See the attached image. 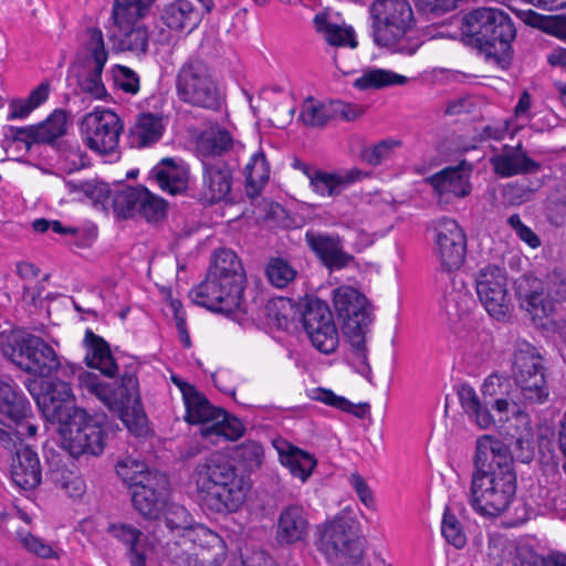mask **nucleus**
<instances>
[{"instance_id":"obj_6","label":"nucleus","mask_w":566,"mask_h":566,"mask_svg":"<svg viewBox=\"0 0 566 566\" xmlns=\"http://www.w3.org/2000/svg\"><path fill=\"white\" fill-rule=\"evenodd\" d=\"M0 350L21 370L38 377L46 378L59 373L62 377L69 378L81 369L67 361L63 364L48 342L22 329L0 333Z\"/></svg>"},{"instance_id":"obj_31","label":"nucleus","mask_w":566,"mask_h":566,"mask_svg":"<svg viewBox=\"0 0 566 566\" xmlns=\"http://www.w3.org/2000/svg\"><path fill=\"white\" fill-rule=\"evenodd\" d=\"M12 458L11 476L21 489L34 490L41 484L42 470L38 453L29 446H24Z\"/></svg>"},{"instance_id":"obj_43","label":"nucleus","mask_w":566,"mask_h":566,"mask_svg":"<svg viewBox=\"0 0 566 566\" xmlns=\"http://www.w3.org/2000/svg\"><path fill=\"white\" fill-rule=\"evenodd\" d=\"M233 139L226 129H211L201 135L198 140V151L202 159H221L232 146Z\"/></svg>"},{"instance_id":"obj_10","label":"nucleus","mask_w":566,"mask_h":566,"mask_svg":"<svg viewBox=\"0 0 566 566\" xmlns=\"http://www.w3.org/2000/svg\"><path fill=\"white\" fill-rule=\"evenodd\" d=\"M543 358L526 340L516 343L513 375L518 389L520 407L542 405L549 397Z\"/></svg>"},{"instance_id":"obj_3","label":"nucleus","mask_w":566,"mask_h":566,"mask_svg":"<svg viewBox=\"0 0 566 566\" xmlns=\"http://www.w3.org/2000/svg\"><path fill=\"white\" fill-rule=\"evenodd\" d=\"M195 483L205 506L214 513L237 512L245 501L248 483L223 454L202 459L193 472Z\"/></svg>"},{"instance_id":"obj_27","label":"nucleus","mask_w":566,"mask_h":566,"mask_svg":"<svg viewBox=\"0 0 566 566\" xmlns=\"http://www.w3.org/2000/svg\"><path fill=\"white\" fill-rule=\"evenodd\" d=\"M305 242L329 270L343 269L353 260V256L345 252L339 235L307 231Z\"/></svg>"},{"instance_id":"obj_14","label":"nucleus","mask_w":566,"mask_h":566,"mask_svg":"<svg viewBox=\"0 0 566 566\" xmlns=\"http://www.w3.org/2000/svg\"><path fill=\"white\" fill-rule=\"evenodd\" d=\"M516 295L521 307L526 310L534 321H541L555 313V303L566 302V277L562 279L556 274L551 276L544 295L541 280L522 276L516 281Z\"/></svg>"},{"instance_id":"obj_25","label":"nucleus","mask_w":566,"mask_h":566,"mask_svg":"<svg viewBox=\"0 0 566 566\" xmlns=\"http://www.w3.org/2000/svg\"><path fill=\"white\" fill-rule=\"evenodd\" d=\"M485 405L491 403L500 419L509 418L520 411L518 389L516 381L499 374H491L482 385Z\"/></svg>"},{"instance_id":"obj_54","label":"nucleus","mask_w":566,"mask_h":566,"mask_svg":"<svg viewBox=\"0 0 566 566\" xmlns=\"http://www.w3.org/2000/svg\"><path fill=\"white\" fill-rule=\"evenodd\" d=\"M314 399L339 410L353 413L358 418L365 417L368 407L367 405L356 406L346 398L335 395L332 390L323 388L316 390Z\"/></svg>"},{"instance_id":"obj_1","label":"nucleus","mask_w":566,"mask_h":566,"mask_svg":"<svg viewBox=\"0 0 566 566\" xmlns=\"http://www.w3.org/2000/svg\"><path fill=\"white\" fill-rule=\"evenodd\" d=\"M468 501L472 510L484 517H496L512 504L516 494L513 458L506 444L492 437L476 440Z\"/></svg>"},{"instance_id":"obj_47","label":"nucleus","mask_w":566,"mask_h":566,"mask_svg":"<svg viewBox=\"0 0 566 566\" xmlns=\"http://www.w3.org/2000/svg\"><path fill=\"white\" fill-rule=\"evenodd\" d=\"M117 475L130 488H137L149 480L156 471H150L147 464L133 458H125L116 465Z\"/></svg>"},{"instance_id":"obj_41","label":"nucleus","mask_w":566,"mask_h":566,"mask_svg":"<svg viewBox=\"0 0 566 566\" xmlns=\"http://www.w3.org/2000/svg\"><path fill=\"white\" fill-rule=\"evenodd\" d=\"M157 0H114L112 19L115 25L126 27L130 22L142 21L151 11Z\"/></svg>"},{"instance_id":"obj_52","label":"nucleus","mask_w":566,"mask_h":566,"mask_svg":"<svg viewBox=\"0 0 566 566\" xmlns=\"http://www.w3.org/2000/svg\"><path fill=\"white\" fill-rule=\"evenodd\" d=\"M332 117L325 105L316 102L313 97L306 98L301 108L300 119L308 127H323Z\"/></svg>"},{"instance_id":"obj_48","label":"nucleus","mask_w":566,"mask_h":566,"mask_svg":"<svg viewBox=\"0 0 566 566\" xmlns=\"http://www.w3.org/2000/svg\"><path fill=\"white\" fill-rule=\"evenodd\" d=\"M407 77L392 71L374 69L356 78L354 86L358 90L381 88L390 85L405 84Z\"/></svg>"},{"instance_id":"obj_53","label":"nucleus","mask_w":566,"mask_h":566,"mask_svg":"<svg viewBox=\"0 0 566 566\" xmlns=\"http://www.w3.org/2000/svg\"><path fill=\"white\" fill-rule=\"evenodd\" d=\"M165 522L169 530L171 531H182L180 543L184 546L187 545V533L189 530H193L195 526H191V516L189 512L181 505L172 504L168 507Z\"/></svg>"},{"instance_id":"obj_40","label":"nucleus","mask_w":566,"mask_h":566,"mask_svg":"<svg viewBox=\"0 0 566 566\" xmlns=\"http://www.w3.org/2000/svg\"><path fill=\"white\" fill-rule=\"evenodd\" d=\"M117 28V46L123 52H132L136 55L145 54L148 50L149 32L140 21L130 22L128 25H115Z\"/></svg>"},{"instance_id":"obj_34","label":"nucleus","mask_w":566,"mask_h":566,"mask_svg":"<svg viewBox=\"0 0 566 566\" xmlns=\"http://www.w3.org/2000/svg\"><path fill=\"white\" fill-rule=\"evenodd\" d=\"M273 446L277 450L281 463L290 470L293 476L305 482L316 467L317 462L314 455L285 440H275Z\"/></svg>"},{"instance_id":"obj_20","label":"nucleus","mask_w":566,"mask_h":566,"mask_svg":"<svg viewBox=\"0 0 566 566\" xmlns=\"http://www.w3.org/2000/svg\"><path fill=\"white\" fill-rule=\"evenodd\" d=\"M124 124L112 109L95 108L81 122V133L85 145L99 155H112L118 149Z\"/></svg>"},{"instance_id":"obj_2","label":"nucleus","mask_w":566,"mask_h":566,"mask_svg":"<svg viewBox=\"0 0 566 566\" xmlns=\"http://www.w3.org/2000/svg\"><path fill=\"white\" fill-rule=\"evenodd\" d=\"M245 272L230 249L214 252L206 279L189 292L191 301L211 312L232 314L244 311Z\"/></svg>"},{"instance_id":"obj_50","label":"nucleus","mask_w":566,"mask_h":566,"mask_svg":"<svg viewBox=\"0 0 566 566\" xmlns=\"http://www.w3.org/2000/svg\"><path fill=\"white\" fill-rule=\"evenodd\" d=\"M266 276L273 286L284 289L294 281L296 270L287 261L274 258L266 266Z\"/></svg>"},{"instance_id":"obj_32","label":"nucleus","mask_w":566,"mask_h":566,"mask_svg":"<svg viewBox=\"0 0 566 566\" xmlns=\"http://www.w3.org/2000/svg\"><path fill=\"white\" fill-rule=\"evenodd\" d=\"M31 405L13 381L0 379V421H30Z\"/></svg>"},{"instance_id":"obj_22","label":"nucleus","mask_w":566,"mask_h":566,"mask_svg":"<svg viewBox=\"0 0 566 566\" xmlns=\"http://www.w3.org/2000/svg\"><path fill=\"white\" fill-rule=\"evenodd\" d=\"M475 290L486 312L497 321H505L510 313L507 277L504 269L489 264L479 270Z\"/></svg>"},{"instance_id":"obj_12","label":"nucleus","mask_w":566,"mask_h":566,"mask_svg":"<svg viewBox=\"0 0 566 566\" xmlns=\"http://www.w3.org/2000/svg\"><path fill=\"white\" fill-rule=\"evenodd\" d=\"M184 548L180 542L167 544V556L176 566H221L227 556V546L221 536L203 525H196L187 533Z\"/></svg>"},{"instance_id":"obj_61","label":"nucleus","mask_w":566,"mask_h":566,"mask_svg":"<svg viewBox=\"0 0 566 566\" xmlns=\"http://www.w3.org/2000/svg\"><path fill=\"white\" fill-rule=\"evenodd\" d=\"M21 542L29 552L35 554L39 557L52 558L57 556L50 544L45 543L42 538L32 535L31 533H27L25 535L21 536Z\"/></svg>"},{"instance_id":"obj_64","label":"nucleus","mask_w":566,"mask_h":566,"mask_svg":"<svg viewBox=\"0 0 566 566\" xmlns=\"http://www.w3.org/2000/svg\"><path fill=\"white\" fill-rule=\"evenodd\" d=\"M34 108L29 104L28 99L15 98L9 102L8 120L27 118Z\"/></svg>"},{"instance_id":"obj_8","label":"nucleus","mask_w":566,"mask_h":566,"mask_svg":"<svg viewBox=\"0 0 566 566\" xmlns=\"http://www.w3.org/2000/svg\"><path fill=\"white\" fill-rule=\"evenodd\" d=\"M172 381L179 387L186 405L185 420L191 424H200V434L217 444L221 440L235 441L245 432V427L234 416L223 409L213 407L197 389L172 376Z\"/></svg>"},{"instance_id":"obj_49","label":"nucleus","mask_w":566,"mask_h":566,"mask_svg":"<svg viewBox=\"0 0 566 566\" xmlns=\"http://www.w3.org/2000/svg\"><path fill=\"white\" fill-rule=\"evenodd\" d=\"M401 147V142L398 139L387 138L379 143L365 147L361 153V159L371 166H379L384 161L390 159L395 149Z\"/></svg>"},{"instance_id":"obj_44","label":"nucleus","mask_w":566,"mask_h":566,"mask_svg":"<svg viewBox=\"0 0 566 566\" xmlns=\"http://www.w3.org/2000/svg\"><path fill=\"white\" fill-rule=\"evenodd\" d=\"M247 193L256 195L270 177V166L262 151L255 153L244 167Z\"/></svg>"},{"instance_id":"obj_58","label":"nucleus","mask_w":566,"mask_h":566,"mask_svg":"<svg viewBox=\"0 0 566 566\" xmlns=\"http://www.w3.org/2000/svg\"><path fill=\"white\" fill-rule=\"evenodd\" d=\"M145 198L139 207V214L147 221H158L166 214V201L156 195H153L145 188Z\"/></svg>"},{"instance_id":"obj_45","label":"nucleus","mask_w":566,"mask_h":566,"mask_svg":"<svg viewBox=\"0 0 566 566\" xmlns=\"http://www.w3.org/2000/svg\"><path fill=\"white\" fill-rule=\"evenodd\" d=\"M70 193L91 200L94 205H104L111 195L108 184L97 180H67Z\"/></svg>"},{"instance_id":"obj_28","label":"nucleus","mask_w":566,"mask_h":566,"mask_svg":"<svg viewBox=\"0 0 566 566\" xmlns=\"http://www.w3.org/2000/svg\"><path fill=\"white\" fill-rule=\"evenodd\" d=\"M490 163L502 178L536 174L542 169L541 163L532 159L521 143L514 147L505 145L502 153L491 157Z\"/></svg>"},{"instance_id":"obj_16","label":"nucleus","mask_w":566,"mask_h":566,"mask_svg":"<svg viewBox=\"0 0 566 566\" xmlns=\"http://www.w3.org/2000/svg\"><path fill=\"white\" fill-rule=\"evenodd\" d=\"M334 306L343 319V333L356 345L366 336L374 321L373 306L368 298L350 286H340L334 293Z\"/></svg>"},{"instance_id":"obj_15","label":"nucleus","mask_w":566,"mask_h":566,"mask_svg":"<svg viewBox=\"0 0 566 566\" xmlns=\"http://www.w3.org/2000/svg\"><path fill=\"white\" fill-rule=\"evenodd\" d=\"M62 447L73 458L83 454L99 455L105 448V432L98 421L82 409L70 421L61 424Z\"/></svg>"},{"instance_id":"obj_17","label":"nucleus","mask_w":566,"mask_h":566,"mask_svg":"<svg viewBox=\"0 0 566 566\" xmlns=\"http://www.w3.org/2000/svg\"><path fill=\"white\" fill-rule=\"evenodd\" d=\"M85 49L88 55L80 65H74L72 71L76 77L78 88L92 98L102 99L106 97L107 91L102 81V73L108 59L105 49L103 32L98 28L87 30Z\"/></svg>"},{"instance_id":"obj_11","label":"nucleus","mask_w":566,"mask_h":566,"mask_svg":"<svg viewBox=\"0 0 566 566\" xmlns=\"http://www.w3.org/2000/svg\"><path fill=\"white\" fill-rule=\"evenodd\" d=\"M329 566L354 565L364 555L363 539L357 533L356 521L348 516H336L326 524L317 542Z\"/></svg>"},{"instance_id":"obj_18","label":"nucleus","mask_w":566,"mask_h":566,"mask_svg":"<svg viewBox=\"0 0 566 566\" xmlns=\"http://www.w3.org/2000/svg\"><path fill=\"white\" fill-rule=\"evenodd\" d=\"M297 312L312 345L323 354L334 353L339 337L328 304L317 297L306 298Z\"/></svg>"},{"instance_id":"obj_33","label":"nucleus","mask_w":566,"mask_h":566,"mask_svg":"<svg viewBox=\"0 0 566 566\" xmlns=\"http://www.w3.org/2000/svg\"><path fill=\"white\" fill-rule=\"evenodd\" d=\"M160 20L171 31L190 32L199 24L201 17L190 0H174L164 6Z\"/></svg>"},{"instance_id":"obj_9","label":"nucleus","mask_w":566,"mask_h":566,"mask_svg":"<svg viewBox=\"0 0 566 566\" xmlns=\"http://www.w3.org/2000/svg\"><path fill=\"white\" fill-rule=\"evenodd\" d=\"M175 88L178 99L195 108L219 112L226 102L213 67L198 56L188 57L179 66Z\"/></svg>"},{"instance_id":"obj_21","label":"nucleus","mask_w":566,"mask_h":566,"mask_svg":"<svg viewBox=\"0 0 566 566\" xmlns=\"http://www.w3.org/2000/svg\"><path fill=\"white\" fill-rule=\"evenodd\" d=\"M63 378L44 381L40 394H35L32 388V385H36L35 381L28 386L44 418L60 426L63 422L70 421L75 411L82 410L74 405V395L70 385L72 377Z\"/></svg>"},{"instance_id":"obj_63","label":"nucleus","mask_w":566,"mask_h":566,"mask_svg":"<svg viewBox=\"0 0 566 566\" xmlns=\"http://www.w3.org/2000/svg\"><path fill=\"white\" fill-rule=\"evenodd\" d=\"M513 566H548L546 555H538L533 549L521 547L516 549Z\"/></svg>"},{"instance_id":"obj_56","label":"nucleus","mask_w":566,"mask_h":566,"mask_svg":"<svg viewBox=\"0 0 566 566\" xmlns=\"http://www.w3.org/2000/svg\"><path fill=\"white\" fill-rule=\"evenodd\" d=\"M235 458L247 469L253 470L261 465L264 457V450L261 443L256 441H245L235 448Z\"/></svg>"},{"instance_id":"obj_24","label":"nucleus","mask_w":566,"mask_h":566,"mask_svg":"<svg viewBox=\"0 0 566 566\" xmlns=\"http://www.w3.org/2000/svg\"><path fill=\"white\" fill-rule=\"evenodd\" d=\"M168 494V478L160 472H155L146 483L133 490L132 502L140 515L146 518H157L167 505Z\"/></svg>"},{"instance_id":"obj_60","label":"nucleus","mask_w":566,"mask_h":566,"mask_svg":"<svg viewBox=\"0 0 566 566\" xmlns=\"http://www.w3.org/2000/svg\"><path fill=\"white\" fill-rule=\"evenodd\" d=\"M353 352V366L356 371L370 380L371 368L367 361L366 336H361V342L356 345L353 339H348Z\"/></svg>"},{"instance_id":"obj_55","label":"nucleus","mask_w":566,"mask_h":566,"mask_svg":"<svg viewBox=\"0 0 566 566\" xmlns=\"http://www.w3.org/2000/svg\"><path fill=\"white\" fill-rule=\"evenodd\" d=\"M441 533L446 541L454 546L455 548L464 547L467 543V536L463 532L462 525L457 518V516L451 513L449 507H446L442 523H441Z\"/></svg>"},{"instance_id":"obj_36","label":"nucleus","mask_w":566,"mask_h":566,"mask_svg":"<svg viewBox=\"0 0 566 566\" xmlns=\"http://www.w3.org/2000/svg\"><path fill=\"white\" fill-rule=\"evenodd\" d=\"M86 347L85 361L87 366L97 368L102 374L113 378L118 365L111 354L108 344L98 335L87 329L84 337Z\"/></svg>"},{"instance_id":"obj_37","label":"nucleus","mask_w":566,"mask_h":566,"mask_svg":"<svg viewBox=\"0 0 566 566\" xmlns=\"http://www.w3.org/2000/svg\"><path fill=\"white\" fill-rule=\"evenodd\" d=\"M163 118L153 113H142L129 128V143L134 148H144L156 144L164 134Z\"/></svg>"},{"instance_id":"obj_13","label":"nucleus","mask_w":566,"mask_h":566,"mask_svg":"<svg viewBox=\"0 0 566 566\" xmlns=\"http://www.w3.org/2000/svg\"><path fill=\"white\" fill-rule=\"evenodd\" d=\"M67 115L63 109H55L38 125L25 127L6 126L3 128L2 148L6 153H28L32 144H53L66 133Z\"/></svg>"},{"instance_id":"obj_35","label":"nucleus","mask_w":566,"mask_h":566,"mask_svg":"<svg viewBox=\"0 0 566 566\" xmlns=\"http://www.w3.org/2000/svg\"><path fill=\"white\" fill-rule=\"evenodd\" d=\"M151 176L163 191L170 195L180 193L187 188L188 169L174 158H164L151 169Z\"/></svg>"},{"instance_id":"obj_46","label":"nucleus","mask_w":566,"mask_h":566,"mask_svg":"<svg viewBox=\"0 0 566 566\" xmlns=\"http://www.w3.org/2000/svg\"><path fill=\"white\" fill-rule=\"evenodd\" d=\"M145 196V187H126L115 195L114 211L124 219L136 217L139 214L138 206Z\"/></svg>"},{"instance_id":"obj_51","label":"nucleus","mask_w":566,"mask_h":566,"mask_svg":"<svg viewBox=\"0 0 566 566\" xmlns=\"http://www.w3.org/2000/svg\"><path fill=\"white\" fill-rule=\"evenodd\" d=\"M324 39L333 46H349L355 49L357 41L352 28L340 27L335 23H324L317 27Z\"/></svg>"},{"instance_id":"obj_4","label":"nucleus","mask_w":566,"mask_h":566,"mask_svg":"<svg viewBox=\"0 0 566 566\" xmlns=\"http://www.w3.org/2000/svg\"><path fill=\"white\" fill-rule=\"evenodd\" d=\"M374 43L392 53L413 55L422 45L408 0H374L369 6Z\"/></svg>"},{"instance_id":"obj_26","label":"nucleus","mask_w":566,"mask_h":566,"mask_svg":"<svg viewBox=\"0 0 566 566\" xmlns=\"http://www.w3.org/2000/svg\"><path fill=\"white\" fill-rule=\"evenodd\" d=\"M233 171L222 159H202L201 197L209 203L220 202L230 196Z\"/></svg>"},{"instance_id":"obj_30","label":"nucleus","mask_w":566,"mask_h":566,"mask_svg":"<svg viewBox=\"0 0 566 566\" xmlns=\"http://www.w3.org/2000/svg\"><path fill=\"white\" fill-rule=\"evenodd\" d=\"M367 176L358 168L340 169L335 171L321 170L312 178L311 189L321 197H337L345 189Z\"/></svg>"},{"instance_id":"obj_7","label":"nucleus","mask_w":566,"mask_h":566,"mask_svg":"<svg viewBox=\"0 0 566 566\" xmlns=\"http://www.w3.org/2000/svg\"><path fill=\"white\" fill-rule=\"evenodd\" d=\"M461 30L485 53L488 60L494 61L503 70L511 65L516 28L509 13L494 8L475 9L463 18Z\"/></svg>"},{"instance_id":"obj_57","label":"nucleus","mask_w":566,"mask_h":566,"mask_svg":"<svg viewBox=\"0 0 566 566\" xmlns=\"http://www.w3.org/2000/svg\"><path fill=\"white\" fill-rule=\"evenodd\" d=\"M296 311L294 304L289 298H281L268 306V316L274 321L276 326L286 329L290 323L295 318Z\"/></svg>"},{"instance_id":"obj_42","label":"nucleus","mask_w":566,"mask_h":566,"mask_svg":"<svg viewBox=\"0 0 566 566\" xmlns=\"http://www.w3.org/2000/svg\"><path fill=\"white\" fill-rule=\"evenodd\" d=\"M458 397L465 413L480 427L489 428L493 417L486 406L482 405L473 387L468 384L460 385Z\"/></svg>"},{"instance_id":"obj_38","label":"nucleus","mask_w":566,"mask_h":566,"mask_svg":"<svg viewBox=\"0 0 566 566\" xmlns=\"http://www.w3.org/2000/svg\"><path fill=\"white\" fill-rule=\"evenodd\" d=\"M31 421H0V455L13 457L24 447L23 440L36 433Z\"/></svg>"},{"instance_id":"obj_23","label":"nucleus","mask_w":566,"mask_h":566,"mask_svg":"<svg viewBox=\"0 0 566 566\" xmlns=\"http://www.w3.org/2000/svg\"><path fill=\"white\" fill-rule=\"evenodd\" d=\"M471 172V165L463 160L428 177L426 181L433 188L439 203H448L451 198H464L470 195Z\"/></svg>"},{"instance_id":"obj_5","label":"nucleus","mask_w":566,"mask_h":566,"mask_svg":"<svg viewBox=\"0 0 566 566\" xmlns=\"http://www.w3.org/2000/svg\"><path fill=\"white\" fill-rule=\"evenodd\" d=\"M78 380L84 390L103 401L135 436L147 431V417L142 407L135 369L125 370L119 380L109 382L102 381L93 373H82Z\"/></svg>"},{"instance_id":"obj_59","label":"nucleus","mask_w":566,"mask_h":566,"mask_svg":"<svg viewBox=\"0 0 566 566\" xmlns=\"http://www.w3.org/2000/svg\"><path fill=\"white\" fill-rule=\"evenodd\" d=\"M112 73L115 86L122 91L128 94H136L139 91V77L129 67L115 65Z\"/></svg>"},{"instance_id":"obj_29","label":"nucleus","mask_w":566,"mask_h":566,"mask_svg":"<svg viewBox=\"0 0 566 566\" xmlns=\"http://www.w3.org/2000/svg\"><path fill=\"white\" fill-rule=\"evenodd\" d=\"M308 520L304 507L300 504H289L282 509L276 527V541L281 545L302 542L308 534Z\"/></svg>"},{"instance_id":"obj_62","label":"nucleus","mask_w":566,"mask_h":566,"mask_svg":"<svg viewBox=\"0 0 566 566\" xmlns=\"http://www.w3.org/2000/svg\"><path fill=\"white\" fill-rule=\"evenodd\" d=\"M461 0H418L419 10L426 14L440 17L453 11Z\"/></svg>"},{"instance_id":"obj_39","label":"nucleus","mask_w":566,"mask_h":566,"mask_svg":"<svg viewBox=\"0 0 566 566\" xmlns=\"http://www.w3.org/2000/svg\"><path fill=\"white\" fill-rule=\"evenodd\" d=\"M108 533L127 547L130 566H146L144 542L147 539L143 532L130 524H112Z\"/></svg>"},{"instance_id":"obj_19","label":"nucleus","mask_w":566,"mask_h":566,"mask_svg":"<svg viewBox=\"0 0 566 566\" xmlns=\"http://www.w3.org/2000/svg\"><path fill=\"white\" fill-rule=\"evenodd\" d=\"M434 253L438 258L441 272L437 281L448 279L454 283L451 273L459 270L464 262L467 253V237L454 219L441 218L434 227Z\"/></svg>"}]
</instances>
